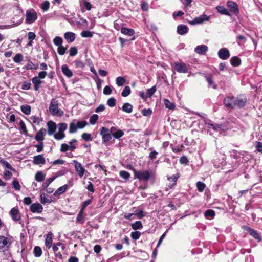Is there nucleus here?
Listing matches in <instances>:
<instances>
[{"label":"nucleus","instance_id":"nucleus-1","mask_svg":"<svg viewBox=\"0 0 262 262\" xmlns=\"http://www.w3.org/2000/svg\"><path fill=\"white\" fill-rule=\"evenodd\" d=\"M134 178L146 183L150 180L154 183L156 178V173L152 170H134Z\"/></svg>","mask_w":262,"mask_h":262},{"label":"nucleus","instance_id":"nucleus-2","mask_svg":"<svg viewBox=\"0 0 262 262\" xmlns=\"http://www.w3.org/2000/svg\"><path fill=\"white\" fill-rule=\"evenodd\" d=\"M88 123L86 121H77L76 120H74L69 125V133L70 134L75 133L78 129H82Z\"/></svg>","mask_w":262,"mask_h":262},{"label":"nucleus","instance_id":"nucleus-3","mask_svg":"<svg viewBox=\"0 0 262 262\" xmlns=\"http://www.w3.org/2000/svg\"><path fill=\"white\" fill-rule=\"evenodd\" d=\"M49 110L50 113L53 116L59 115L61 116L63 114V112L58 108V101L55 99L51 100Z\"/></svg>","mask_w":262,"mask_h":262},{"label":"nucleus","instance_id":"nucleus-4","mask_svg":"<svg viewBox=\"0 0 262 262\" xmlns=\"http://www.w3.org/2000/svg\"><path fill=\"white\" fill-rule=\"evenodd\" d=\"M247 103V98L245 95H241L234 97L233 102V109L241 108L246 105Z\"/></svg>","mask_w":262,"mask_h":262},{"label":"nucleus","instance_id":"nucleus-5","mask_svg":"<svg viewBox=\"0 0 262 262\" xmlns=\"http://www.w3.org/2000/svg\"><path fill=\"white\" fill-rule=\"evenodd\" d=\"M37 19V14L34 9L28 10L26 11L25 20L26 24H32Z\"/></svg>","mask_w":262,"mask_h":262},{"label":"nucleus","instance_id":"nucleus-6","mask_svg":"<svg viewBox=\"0 0 262 262\" xmlns=\"http://www.w3.org/2000/svg\"><path fill=\"white\" fill-rule=\"evenodd\" d=\"M173 66L177 72L179 73H187L189 72V66L184 62H174Z\"/></svg>","mask_w":262,"mask_h":262},{"label":"nucleus","instance_id":"nucleus-7","mask_svg":"<svg viewBox=\"0 0 262 262\" xmlns=\"http://www.w3.org/2000/svg\"><path fill=\"white\" fill-rule=\"evenodd\" d=\"M100 134L102 137V142L103 143H106L109 142L112 139V134H111L109 129L105 127L101 128Z\"/></svg>","mask_w":262,"mask_h":262},{"label":"nucleus","instance_id":"nucleus-8","mask_svg":"<svg viewBox=\"0 0 262 262\" xmlns=\"http://www.w3.org/2000/svg\"><path fill=\"white\" fill-rule=\"evenodd\" d=\"M11 242L9 238L4 236H0V252H4L7 250L10 245Z\"/></svg>","mask_w":262,"mask_h":262},{"label":"nucleus","instance_id":"nucleus-9","mask_svg":"<svg viewBox=\"0 0 262 262\" xmlns=\"http://www.w3.org/2000/svg\"><path fill=\"white\" fill-rule=\"evenodd\" d=\"M210 19V17L208 16L205 14H203L198 17H195L191 21V25H197V24H201L204 23L205 21H209Z\"/></svg>","mask_w":262,"mask_h":262},{"label":"nucleus","instance_id":"nucleus-10","mask_svg":"<svg viewBox=\"0 0 262 262\" xmlns=\"http://www.w3.org/2000/svg\"><path fill=\"white\" fill-rule=\"evenodd\" d=\"M73 163L74 164L75 171L77 173L78 175L80 178L82 177L86 171L85 169L83 167L82 164L77 161L74 160Z\"/></svg>","mask_w":262,"mask_h":262},{"label":"nucleus","instance_id":"nucleus-11","mask_svg":"<svg viewBox=\"0 0 262 262\" xmlns=\"http://www.w3.org/2000/svg\"><path fill=\"white\" fill-rule=\"evenodd\" d=\"M219 57L222 60L228 59L230 56L229 50L226 48H223L220 49L217 53Z\"/></svg>","mask_w":262,"mask_h":262},{"label":"nucleus","instance_id":"nucleus-12","mask_svg":"<svg viewBox=\"0 0 262 262\" xmlns=\"http://www.w3.org/2000/svg\"><path fill=\"white\" fill-rule=\"evenodd\" d=\"M10 215L14 221H19L21 219V215L18 208H12L9 212Z\"/></svg>","mask_w":262,"mask_h":262},{"label":"nucleus","instance_id":"nucleus-13","mask_svg":"<svg viewBox=\"0 0 262 262\" xmlns=\"http://www.w3.org/2000/svg\"><path fill=\"white\" fill-rule=\"evenodd\" d=\"M47 132L49 136L53 135L57 129V125L53 121H49L47 123Z\"/></svg>","mask_w":262,"mask_h":262},{"label":"nucleus","instance_id":"nucleus-14","mask_svg":"<svg viewBox=\"0 0 262 262\" xmlns=\"http://www.w3.org/2000/svg\"><path fill=\"white\" fill-rule=\"evenodd\" d=\"M30 209L33 213H40L42 212L43 207L39 203H33L31 205Z\"/></svg>","mask_w":262,"mask_h":262},{"label":"nucleus","instance_id":"nucleus-15","mask_svg":"<svg viewBox=\"0 0 262 262\" xmlns=\"http://www.w3.org/2000/svg\"><path fill=\"white\" fill-rule=\"evenodd\" d=\"M227 6L234 14H237L239 13L238 5L235 2L233 1H228L227 3Z\"/></svg>","mask_w":262,"mask_h":262},{"label":"nucleus","instance_id":"nucleus-16","mask_svg":"<svg viewBox=\"0 0 262 262\" xmlns=\"http://www.w3.org/2000/svg\"><path fill=\"white\" fill-rule=\"evenodd\" d=\"M189 28L186 25H179L177 27V32L180 35H184L188 32Z\"/></svg>","mask_w":262,"mask_h":262},{"label":"nucleus","instance_id":"nucleus-17","mask_svg":"<svg viewBox=\"0 0 262 262\" xmlns=\"http://www.w3.org/2000/svg\"><path fill=\"white\" fill-rule=\"evenodd\" d=\"M246 230L254 238L257 240L258 242L261 241L260 236L257 231L249 227H246Z\"/></svg>","mask_w":262,"mask_h":262},{"label":"nucleus","instance_id":"nucleus-18","mask_svg":"<svg viewBox=\"0 0 262 262\" xmlns=\"http://www.w3.org/2000/svg\"><path fill=\"white\" fill-rule=\"evenodd\" d=\"M46 129L44 128H41L36 134L35 139L39 142H42L45 139Z\"/></svg>","mask_w":262,"mask_h":262},{"label":"nucleus","instance_id":"nucleus-19","mask_svg":"<svg viewBox=\"0 0 262 262\" xmlns=\"http://www.w3.org/2000/svg\"><path fill=\"white\" fill-rule=\"evenodd\" d=\"M45 162V158L42 155H38L33 157V163L35 165L44 164Z\"/></svg>","mask_w":262,"mask_h":262},{"label":"nucleus","instance_id":"nucleus-20","mask_svg":"<svg viewBox=\"0 0 262 262\" xmlns=\"http://www.w3.org/2000/svg\"><path fill=\"white\" fill-rule=\"evenodd\" d=\"M205 125L208 129H212L214 131L220 132L221 130V125L214 124L210 121H205Z\"/></svg>","mask_w":262,"mask_h":262},{"label":"nucleus","instance_id":"nucleus-21","mask_svg":"<svg viewBox=\"0 0 262 262\" xmlns=\"http://www.w3.org/2000/svg\"><path fill=\"white\" fill-rule=\"evenodd\" d=\"M234 97H226L224 98L223 102L225 106L228 108L233 109V102L234 101Z\"/></svg>","mask_w":262,"mask_h":262},{"label":"nucleus","instance_id":"nucleus-22","mask_svg":"<svg viewBox=\"0 0 262 262\" xmlns=\"http://www.w3.org/2000/svg\"><path fill=\"white\" fill-rule=\"evenodd\" d=\"M53 235V234L51 232H49L46 235L45 244L46 247L48 249H50L52 246Z\"/></svg>","mask_w":262,"mask_h":262},{"label":"nucleus","instance_id":"nucleus-23","mask_svg":"<svg viewBox=\"0 0 262 262\" xmlns=\"http://www.w3.org/2000/svg\"><path fill=\"white\" fill-rule=\"evenodd\" d=\"M75 34L71 32H67L64 34V37L68 43L73 42L75 39Z\"/></svg>","mask_w":262,"mask_h":262},{"label":"nucleus","instance_id":"nucleus-24","mask_svg":"<svg viewBox=\"0 0 262 262\" xmlns=\"http://www.w3.org/2000/svg\"><path fill=\"white\" fill-rule=\"evenodd\" d=\"M208 49V48L206 45H202L196 46L195 48V51L199 54L203 55L204 54L206 51H207Z\"/></svg>","mask_w":262,"mask_h":262},{"label":"nucleus","instance_id":"nucleus-25","mask_svg":"<svg viewBox=\"0 0 262 262\" xmlns=\"http://www.w3.org/2000/svg\"><path fill=\"white\" fill-rule=\"evenodd\" d=\"M40 202L43 204H46V203L49 204L52 202L51 197L44 193H42L40 194Z\"/></svg>","mask_w":262,"mask_h":262},{"label":"nucleus","instance_id":"nucleus-26","mask_svg":"<svg viewBox=\"0 0 262 262\" xmlns=\"http://www.w3.org/2000/svg\"><path fill=\"white\" fill-rule=\"evenodd\" d=\"M61 71L62 73L67 77L71 78L72 77L73 73L67 65H63L61 67Z\"/></svg>","mask_w":262,"mask_h":262},{"label":"nucleus","instance_id":"nucleus-27","mask_svg":"<svg viewBox=\"0 0 262 262\" xmlns=\"http://www.w3.org/2000/svg\"><path fill=\"white\" fill-rule=\"evenodd\" d=\"M32 81L34 85V90L38 91L40 87L42 81L40 79H38V77H37V76L34 77L32 79Z\"/></svg>","mask_w":262,"mask_h":262},{"label":"nucleus","instance_id":"nucleus-28","mask_svg":"<svg viewBox=\"0 0 262 262\" xmlns=\"http://www.w3.org/2000/svg\"><path fill=\"white\" fill-rule=\"evenodd\" d=\"M68 188V185L67 184H65L60 187H59L56 191L54 193L53 195L54 196H57L58 195L63 194L64 193L67 189Z\"/></svg>","mask_w":262,"mask_h":262},{"label":"nucleus","instance_id":"nucleus-29","mask_svg":"<svg viewBox=\"0 0 262 262\" xmlns=\"http://www.w3.org/2000/svg\"><path fill=\"white\" fill-rule=\"evenodd\" d=\"M133 106L129 103L126 102L122 106V110L123 112L127 113H130L133 111Z\"/></svg>","mask_w":262,"mask_h":262},{"label":"nucleus","instance_id":"nucleus-30","mask_svg":"<svg viewBox=\"0 0 262 262\" xmlns=\"http://www.w3.org/2000/svg\"><path fill=\"white\" fill-rule=\"evenodd\" d=\"M121 33L124 35L131 36L133 35L135 33V31L133 29H128L126 28L123 27L121 29Z\"/></svg>","mask_w":262,"mask_h":262},{"label":"nucleus","instance_id":"nucleus-31","mask_svg":"<svg viewBox=\"0 0 262 262\" xmlns=\"http://www.w3.org/2000/svg\"><path fill=\"white\" fill-rule=\"evenodd\" d=\"M83 212L84 211L82 210H80L79 212H78V214H77V217H76V223H77V224H82L84 223V216H83Z\"/></svg>","mask_w":262,"mask_h":262},{"label":"nucleus","instance_id":"nucleus-32","mask_svg":"<svg viewBox=\"0 0 262 262\" xmlns=\"http://www.w3.org/2000/svg\"><path fill=\"white\" fill-rule=\"evenodd\" d=\"M231 64L233 67H238L241 64V60L237 56H234L230 59Z\"/></svg>","mask_w":262,"mask_h":262},{"label":"nucleus","instance_id":"nucleus-33","mask_svg":"<svg viewBox=\"0 0 262 262\" xmlns=\"http://www.w3.org/2000/svg\"><path fill=\"white\" fill-rule=\"evenodd\" d=\"M24 69L27 70H36L38 69V65L34 64L30 59H29V62L24 67Z\"/></svg>","mask_w":262,"mask_h":262},{"label":"nucleus","instance_id":"nucleus-34","mask_svg":"<svg viewBox=\"0 0 262 262\" xmlns=\"http://www.w3.org/2000/svg\"><path fill=\"white\" fill-rule=\"evenodd\" d=\"M217 11L221 14L227 16H231L230 13L228 10L223 6H217L216 8Z\"/></svg>","mask_w":262,"mask_h":262},{"label":"nucleus","instance_id":"nucleus-35","mask_svg":"<svg viewBox=\"0 0 262 262\" xmlns=\"http://www.w3.org/2000/svg\"><path fill=\"white\" fill-rule=\"evenodd\" d=\"M45 178V175L43 174L42 171H37L35 176V179L36 181L42 182Z\"/></svg>","mask_w":262,"mask_h":262},{"label":"nucleus","instance_id":"nucleus-36","mask_svg":"<svg viewBox=\"0 0 262 262\" xmlns=\"http://www.w3.org/2000/svg\"><path fill=\"white\" fill-rule=\"evenodd\" d=\"M55 180V177H53V176L51 178H48L46 180L45 182L43 183L42 185V189L45 190L47 188L49 185Z\"/></svg>","mask_w":262,"mask_h":262},{"label":"nucleus","instance_id":"nucleus-37","mask_svg":"<svg viewBox=\"0 0 262 262\" xmlns=\"http://www.w3.org/2000/svg\"><path fill=\"white\" fill-rule=\"evenodd\" d=\"M53 135L54 139L58 141L63 139L66 137L64 133H62L59 131H58L57 133H55Z\"/></svg>","mask_w":262,"mask_h":262},{"label":"nucleus","instance_id":"nucleus-38","mask_svg":"<svg viewBox=\"0 0 262 262\" xmlns=\"http://www.w3.org/2000/svg\"><path fill=\"white\" fill-rule=\"evenodd\" d=\"M33 254L36 257H39L42 254V250L39 246H35L33 249Z\"/></svg>","mask_w":262,"mask_h":262},{"label":"nucleus","instance_id":"nucleus-39","mask_svg":"<svg viewBox=\"0 0 262 262\" xmlns=\"http://www.w3.org/2000/svg\"><path fill=\"white\" fill-rule=\"evenodd\" d=\"M125 82H126L125 79L123 77H122V76H119V77H117L116 79V84L118 86H122L124 84Z\"/></svg>","mask_w":262,"mask_h":262},{"label":"nucleus","instance_id":"nucleus-40","mask_svg":"<svg viewBox=\"0 0 262 262\" xmlns=\"http://www.w3.org/2000/svg\"><path fill=\"white\" fill-rule=\"evenodd\" d=\"M77 140L75 139H72L69 142V150L71 151H73L76 148Z\"/></svg>","mask_w":262,"mask_h":262},{"label":"nucleus","instance_id":"nucleus-41","mask_svg":"<svg viewBox=\"0 0 262 262\" xmlns=\"http://www.w3.org/2000/svg\"><path fill=\"white\" fill-rule=\"evenodd\" d=\"M19 125L20 129L22 130L23 133L26 136H28V130L27 129L26 125L25 122L22 120L20 121Z\"/></svg>","mask_w":262,"mask_h":262},{"label":"nucleus","instance_id":"nucleus-42","mask_svg":"<svg viewBox=\"0 0 262 262\" xmlns=\"http://www.w3.org/2000/svg\"><path fill=\"white\" fill-rule=\"evenodd\" d=\"M164 105L169 110H173L175 108V105L173 103L171 102L168 99H164Z\"/></svg>","mask_w":262,"mask_h":262},{"label":"nucleus","instance_id":"nucleus-43","mask_svg":"<svg viewBox=\"0 0 262 262\" xmlns=\"http://www.w3.org/2000/svg\"><path fill=\"white\" fill-rule=\"evenodd\" d=\"M21 111L26 115H29L31 113V106L29 105H24L21 106Z\"/></svg>","mask_w":262,"mask_h":262},{"label":"nucleus","instance_id":"nucleus-44","mask_svg":"<svg viewBox=\"0 0 262 262\" xmlns=\"http://www.w3.org/2000/svg\"><path fill=\"white\" fill-rule=\"evenodd\" d=\"M143 227L142 223L141 221H136L134 223L132 224V228L134 230H136L137 229H141Z\"/></svg>","mask_w":262,"mask_h":262},{"label":"nucleus","instance_id":"nucleus-45","mask_svg":"<svg viewBox=\"0 0 262 262\" xmlns=\"http://www.w3.org/2000/svg\"><path fill=\"white\" fill-rule=\"evenodd\" d=\"M53 43L58 46L60 47L62 46V44L63 43V39L61 37L59 36H56L53 40Z\"/></svg>","mask_w":262,"mask_h":262},{"label":"nucleus","instance_id":"nucleus-46","mask_svg":"<svg viewBox=\"0 0 262 262\" xmlns=\"http://www.w3.org/2000/svg\"><path fill=\"white\" fill-rule=\"evenodd\" d=\"M131 93L130 88L129 86H125L122 93H121V96L124 97H126L128 96Z\"/></svg>","mask_w":262,"mask_h":262},{"label":"nucleus","instance_id":"nucleus-47","mask_svg":"<svg viewBox=\"0 0 262 262\" xmlns=\"http://www.w3.org/2000/svg\"><path fill=\"white\" fill-rule=\"evenodd\" d=\"M124 135V133L123 130L119 129V130H117L114 132L112 136L117 139H119L121 137H122Z\"/></svg>","mask_w":262,"mask_h":262},{"label":"nucleus","instance_id":"nucleus-48","mask_svg":"<svg viewBox=\"0 0 262 262\" xmlns=\"http://www.w3.org/2000/svg\"><path fill=\"white\" fill-rule=\"evenodd\" d=\"M13 61L16 63H20L23 60V56L20 53H17L13 58Z\"/></svg>","mask_w":262,"mask_h":262},{"label":"nucleus","instance_id":"nucleus-49","mask_svg":"<svg viewBox=\"0 0 262 262\" xmlns=\"http://www.w3.org/2000/svg\"><path fill=\"white\" fill-rule=\"evenodd\" d=\"M180 173H177L176 174H174L170 177H168V180L169 181L172 182V185H174L176 184V182H177L178 178L180 177Z\"/></svg>","mask_w":262,"mask_h":262},{"label":"nucleus","instance_id":"nucleus-50","mask_svg":"<svg viewBox=\"0 0 262 262\" xmlns=\"http://www.w3.org/2000/svg\"><path fill=\"white\" fill-rule=\"evenodd\" d=\"M81 36L84 38H91L93 37V33L90 31L84 30L81 32Z\"/></svg>","mask_w":262,"mask_h":262},{"label":"nucleus","instance_id":"nucleus-51","mask_svg":"<svg viewBox=\"0 0 262 262\" xmlns=\"http://www.w3.org/2000/svg\"><path fill=\"white\" fill-rule=\"evenodd\" d=\"M196 186L199 192H203L204 191L205 188L206 187L205 184L201 181H198L196 184Z\"/></svg>","mask_w":262,"mask_h":262},{"label":"nucleus","instance_id":"nucleus-52","mask_svg":"<svg viewBox=\"0 0 262 262\" xmlns=\"http://www.w3.org/2000/svg\"><path fill=\"white\" fill-rule=\"evenodd\" d=\"M59 132L64 133L67 128V124L66 123H60L57 125Z\"/></svg>","mask_w":262,"mask_h":262},{"label":"nucleus","instance_id":"nucleus-53","mask_svg":"<svg viewBox=\"0 0 262 262\" xmlns=\"http://www.w3.org/2000/svg\"><path fill=\"white\" fill-rule=\"evenodd\" d=\"M50 3L48 1H45L41 4L40 8L43 11H47L50 8Z\"/></svg>","mask_w":262,"mask_h":262},{"label":"nucleus","instance_id":"nucleus-54","mask_svg":"<svg viewBox=\"0 0 262 262\" xmlns=\"http://www.w3.org/2000/svg\"><path fill=\"white\" fill-rule=\"evenodd\" d=\"M120 176L124 179L125 180H127L129 179L130 177V174L129 172H128L126 171L125 170H121L120 171L119 173Z\"/></svg>","mask_w":262,"mask_h":262},{"label":"nucleus","instance_id":"nucleus-55","mask_svg":"<svg viewBox=\"0 0 262 262\" xmlns=\"http://www.w3.org/2000/svg\"><path fill=\"white\" fill-rule=\"evenodd\" d=\"M98 119V116L97 114H94L91 116L89 122L91 124L94 125L96 123Z\"/></svg>","mask_w":262,"mask_h":262},{"label":"nucleus","instance_id":"nucleus-56","mask_svg":"<svg viewBox=\"0 0 262 262\" xmlns=\"http://www.w3.org/2000/svg\"><path fill=\"white\" fill-rule=\"evenodd\" d=\"M215 215V212L214 210L211 209L207 210L205 212V216L207 217H211L213 218Z\"/></svg>","mask_w":262,"mask_h":262},{"label":"nucleus","instance_id":"nucleus-57","mask_svg":"<svg viewBox=\"0 0 262 262\" xmlns=\"http://www.w3.org/2000/svg\"><path fill=\"white\" fill-rule=\"evenodd\" d=\"M141 235V233L139 231H134L132 232L130 234V236L132 239L134 240L138 239Z\"/></svg>","mask_w":262,"mask_h":262},{"label":"nucleus","instance_id":"nucleus-58","mask_svg":"<svg viewBox=\"0 0 262 262\" xmlns=\"http://www.w3.org/2000/svg\"><path fill=\"white\" fill-rule=\"evenodd\" d=\"M116 99L114 97L110 98L107 101V104L111 107H113L116 105Z\"/></svg>","mask_w":262,"mask_h":262},{"label":"nucleus","instance_id":"nucleus-59","mask_svg":"<svg viewBox=\"0 0 262 262\" xmlns=\"http://www.w3.org/2000/svg\"><path fill=\"white\" fill-rule=\"evenodd\" d=\"M92 202V199H88L85 201H84L82 204H81V210H82V211H84V209L90 204H91Z\"/></svg>","mask_w":262,"mask_h":262},{"label":"nucleus","instance_id":"nucleus-60","mask_svg":"<svg viewBox=\"0 0 262 262\" xmlns=\"http://www.w3.org/2000/svg\"><path fill=\"white\" fill-rule=\"evenodd\" d=\"M30 121H31L32 123L36 125H38L41 121V120L40 118L34 116H31L30 118Z\"/></svg>","mask_w":262,"mask_h":262},{"label":"nucleus","instance_id":"nucleus-61","mask_svg":"<svg viewBox=\"0 0 262 262\" xmlns=\"http://www.w3.org/2000/svg\"><path fill=\"white\" fill-rule=\"evenodd\" d=\"M156 90L155 86H152L151 88L148 89L146 92L147 97H150L151 96H152L155 93Z\"/></svg>","mask_w":262,"mask_h":262},{"label":"nucleus","instance_id":"nucleus-62","mask_svg":"<svg viewBox=\"0 0 262 262\" xmlns=\"http://www.w3.org/2000/svg\"><path fill=\"white\" fill-rule=\"evenodd\" d=\"M81 137L85 141H90L92 140V138L91 137V135L89 133H84L82 134Z\"/></svg>","mask_w":262,"mask_h":262},{"label":"nucleus","instance_id":"nucleus-63","mask_svg":"<svg viewBox=\"0 0 262 262\" xmlns=\"http://www.w3.org/2000/svg\"><path fill=\"white\" fill-rule=\"evenodd\" d=\"M12 186L16 190H19L20 189V185L19 183L16 179L13 181Z\"/></svg>","mask_w":262,"mask_h":262},{"label":"nucleus","instance_id":"nucleus-64","mask_svg":"<svg viewBox=\"0 0 262 262\" xmlns=\"http://www.w3.org/2000/svg\"><path fill=\"white\" fill-rule=\"evenodd\" d=\"M31 83L30 82L25 81L21 85V89L24 90H28L30 89Z\"/></svg>","mask_w":262,"mask_h":262}]
</instances>
